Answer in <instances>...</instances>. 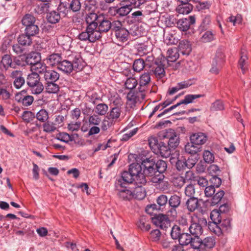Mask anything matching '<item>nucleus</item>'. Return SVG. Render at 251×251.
I'll list each match as a JSON object with an SVG mask.
<instances>
[{
  "instance_id": "obj_1",
  "label": "nucleus",
  "mask_w": 251,
  "mask_h": 251,
  "mask_svg": "<svg viewBox=\"0 0 251 251\" xmlns=\"http://www.w3.org/2000/svg\"><path fill=\"white\" fill-rule=\"evenodd\" d=\"M133 182L140 187L147 182L146 175L143 172L142 164L134 163L130 165L128 171H124L118 180L117 185L125 186Z\"/></svg>"
},
{
  "instance_id": "obj_2",
  "label": "nucleus",
  "mask_w": 251,
  "mask_h": 251,
  "mask_svg": "<svg viewBox=\"0 0 251 251\" xmlns=\"http://www.w3.org/2000/svg\"><path fill=\"white\" fill-rule=\"evenodd\" d=\"M85 65L80 54L72 52L68 55L66 59L62 60L57 69L65 75H69L73 71L79 72Z\"/></svg>"
},
{
  "instance_id": "obj_3",
  "label": "nucleus",
  "mask_w": 251,
  "mask_h": 251,
  "mask_svg": "<svg viewBox=\"0 0 251 251\" xmlns=\"http://www.w3.org/2000/svg\"><path fill=\"white\" fill-rule=\"evenodd\" d=\"M141 164L145 175L154 176V182L161 181L163 179L164 176L163 174L167 169L165 161L159 160L155 162L152 159L146 158L142 161Z\"/></svg>"
},
{
  "instance_id": "obj_4",
  "label": "nucleus",
  "mask_w": 251,
  "mask_h": 251,
  "mask_svg": "<svg viewBox=\"0 0 251 251\" xmlns=\"http://www.w3.org/2000/svg\"><path fill=\"white\" fill-rule=\"evenodd\" d=\"M142 0H124L119 4V6L109 8V12L111 15L118 17H123L127 15L133 8L138 7L142 3Z\"/></svg>"
},
{
  "instance_id": "obj_5",
  "label": "nucleus",
  "mask_w": 251,
  "mask_h": 251,
  "mask_svg": "<svg viewBox=\"0 0 251 251\" xmlns=\"http://www.w3.org/2000/svg\"><path fill=\"white\" fill-rule=\"evenodd\" d=\"M191 224L188 228H186V231H188L194 238L193 245L197 247L199 243L200 236L202 234L203 229L199 224L200 218L197 214H193L191 217Z\"/></svg>"
},
{
  "instance_id": "obj_6",
  "label": "nucleus",
  "mask_w": 251,
  "mask_h": 251,
  "mask_svg": "<svg viewBox=\"0 0 251 251\" xmlns=\"http://www.w3.org/2000/svg\"><path fill=\"white\" fill-rule=\"evenodd\" d=\"M96 25L97 27L94 29L95 33H98V39L101 38L103 34L107 33L110 29L112 31L113 22H111L104 14H99V18Z\"/></svg>"
},
{
  "instance_id": "obj_7",
  "label": "nucleus",
  "mask_w": 251,
  "mask_h": 251,
  "mask_svg": "<svg viewBox=\"0 0 251 251\" xmlns=\"http://www.w3.org/2000/svg\"><path fill=\"white\" fill-rule=\"evenodd\" d=\"M158 136L161 139H168V145L171 149H175L179 144V135L172 128L161 131Z\"/></svg>"
},
{
  "instance_id": "obj_8",
  "label": "nucleus",
  "mask_w": 251,
  "mask_h": 251,
  "mask_svg": "<svg viewBox=\"0 0 251 251\" xmlns=\"http://www.w3.org/2000/svg\"><path fill=\"white\" fill-rule=\"evenodd\" d=\"M112 31L115 34L116 40L121 43H125L129 39V31L118 20L113 21Z\"/></svg>"
},
{
  "instance_id": "obj_9",
  "label": "nucleus",
  "mask_w": 251,
  "mask_h": 251,
  "mask_svg": "<svg viewBox=\"0 0 251 251\" xmlns=\"http://www.w3.org/2000/svg\"><path fill=\"white\" fill-rule=\"evenodd\" d=\"M181 203V197L176 194L172 195L168 199V204L170 209L166 212L168 216L173 218L176 217L177 212L176 208L179 207Z\"/></svg>"
},
{
  "instance_id": "obj_10",
  "label": "nucleus",
  "mask_w": 251,
  "mask_h": 251,
  "mask_svg": "<svg viewBox=\"0 0 251 251\" xmlns=\"http://www.w3.org/2000/svg\"><path fill=\"white\" fill-rule=\"evenodd\" d=\"M209 228L212 230L218 236L221 235L225 232H228L231 229V221L229 218H226L222 220V222L220 224L217 225L216 227H214L213 229L211 228V225H209Z\"/></svg>"
},
{
  "instance_id": "obj_11",
  "label": "nucleus",
  "mask_w": 251,
  "mask_h": 251,
  "mask_svg": "<svg viewBox=\"0 0 251 251\" xmlns=\"http://www.w3.org/2000/svg\"><path fill=\"white\" fill-rule=\"evenodd\" d=\"M168 216L162 214H155L152 218V222L161 229L166 230L170 226V220Z\"/></svg>"
},
{
  "instance_id": "obj_12",
  "label": "nucleus",
  "mask_w": 251,
  "mask_h": 251,
  "mask_svg": "<svg viewBox=\"0 0 251 251\" xmlns=\"http://www.w3.org/2000/svg\"><path fill=\"white\" fill-rule=\"evenodd\" d=\"M98 33H95L93 29L86 27L85 31H82L78 35V38L82 41H89L94 43L99 40L97 38Z\"/></svg>"
},
{
  "instance_id": "obj_13",
  "label": "nucleus",
  "mask_w": 251,
  "mask_h": 251,
  "mask_svg": "<svg viewBox=\"0 0 251 251\" xmlns=\"http://www.w3.org/2000/svg\"><path fill=\"white\" fill-rule=\"evenodd\" d=\"M198 244L194 249H198L199 251H208L209 249L214 247L215 240L213 237H207L203 240L200 239Z\"/></svg>"
},
{
  "instance_id": "obj_14",
  "label": "nucleus",
  "mask_w": 251,
  "mask_h": 251,
  "mask_svg": "<svg viewBox=\"0 0 251 251\" xmlns=\"http://www.w3.org/2000/svg\"><path fill=\"white\" fill-rule=\"evenodd\" d=\"M117 196L119 198L124 201H130L134 197V192L128 189L127 186H117Z\"/></svg>"
},
{
  "instance_id": "obj_15",
  "label": "nucleus",
  "mask_w": 251,
  "mask_h": 251,
  "mask_svg": "<svg viewBox=\"0 0 251 251\" xmlns=\"http://www.w3.org/2000/svg\"><path fill=\"white\" fill-rule=\"evenodd\" d=\"M196 22L195 16H190L188 18L179 19L176 23L177 27L181 31L188 30L191 25Z\"/></svg>"
},
{
  "instance_id": "obj_16",
  "label": "nucleus",
  "mask_w": 251,
  "mask_h": 251,
  "mask_svg": "<svg viewBox=\"0 0 251 251\" xmlns=\"http://www.w3.org/2000/svg\"><path fill=\"white\" fill-rule=\"evenodd\" d=\"M15 100L19 103H22L23 106H28L32 103L34 98L31 96L26 95L25 91H22L16 95Z\"/></svg>"
},
{
  "instance_id": "obj_17",
  "label": "nucleus",
  "mask_w": 251,
  "mask_h": 251,
  "mask_svg": "<svg viewBox=\"0 0 251 251\" xmlns=\"http://www.w3.org/2000/svg\"><path fill=\"white\" fill-rule=\"evenodd\" d=\"M224 55L222 52L218 51L216 52L215 57L214 58L212 68L210 71L211 73L217 74L221 67V64L224 62Z\"/></svg>"
},
{
  "instance_id": "obj_18",
  "label": "nucleus",
  "mask_w": 251,
  "mask_h": 251,
  "mask_svg": "<svg viewBox=\"0 0 251 251\" xmlns=\"http://www.w3.org/2000/svg\"><path fill=\"white\" fill-rule=\"evenodd\" d=\"M98 18H99V14L94 12H90L87 14L85 17V21L87 25L86 27L94 30L96 29Z\"/></svg>"
},
{
  "instance_id": "obj_19",
  "label": "nucleus",
  "mask_w": 251,
  "mask_h": 251,
  "mask_svg": "<svg viewBox=\"0 0 251 251\" xmlns=\"http://www.w3.org/2000/svg\"><path fill=\"white\" fill-rule=\"evenodd\" d=\"M207 139V136L202 132L194 133L190 137V141L198 147L204 144L206 142Z\"/></svg>"
},
{
  "instance_id": "obj_20",
  "label": "nucleus",
  "mask_w": 251,
  "mask_h": 251,
  "mask_svg": "<svg viewBox=\"0 0 251 251\" xmlns=\"http://www.w3.org/2000/svg\"><path fill=\"white\" fill-rule=\"evenodd\" d=\"M194 238L188 231H182L180 237L178 239V242L181 246H186L190 244L191 247L195 249L193 245Z\"/></svg>"
},
{
  "instance_id": "obj_21",
  "label": "nucleus",
  "mask_w": 251,
  "mask_h": 251,
  "mask_svg": "<svg viewBox=\"0 0 251 251\" xmlns=\"http://www.w3.org/2000/svg\"><path fill=\"white\" fill-rule=\"evenodd\" d=\"M159 147L157 148L154 152L156 154H159L162 157L164 158L169 157L171 154V148L163 142H160Z\"/></svg>"
},
{
  "instance_id": "obj_22",
  "label": "nucleus",
  "mask_w": 251,
  "mask_h": 251,
  "mask_svg": "<svg viewBox=\"0 0 251 251\" xmlns=\"http://www.w3.org/2000/svg\"><path fill=\"white\" fill-rule=\"evenodd\" d=\"M62 60L61 54L58 53H53L48 56L47 63L52 67L58 68L59 64Z\"/></svg>"
},
{
  "instance_id": "obj_23",
  "label": "nucleus",
  "mask_w": 251,
  "mask_h": 251,
  "mask_svg": "<svg viewBox=\"0 0 251 251\" xmlns=\"http://www.w3.org/2000/svg\"><path fill=\"white\" fill-rule=\"evenodd\" d=\"M249 65L248 57L246 53L242 50L240 58L238 61V67L241 69L243 74H245L248 70Z\"/></svg>"
},
{
  "instance_id": "obj_24",
  "label": "nucleus",
  "mask_w": 251,
  "mask_h": 251,
  "mask_svg": "<svg viewBox=\"0 0 251 251\" xmlns=\"http://www.w3.org/2000/svg\"><path fill=\"white\" fill-rule=\"evenodd\" d=\"M44 77L47 82H56L59 77L60 75L53 70H47L44 74Z\"/></svg>"
},
{
  "instance_id": "obj_25",
  "label": "nucleus",
  "mask_w": 251,
  "mask_h": 251,
  "mask_svg": "<svg viewBox=\"0 0 251 251\" xmlns=\"http://www.w3.org/2000/svg\"><path fill=\"white\" fill-rule=\"evenodd\" d=\"M178 49L183 55H189L192 50L190 42L187 40L180 41L178 45Z\"/></svg>"
},
{
  "instance_id": "obj_26",
  "label": "nucleus",
  "mask_w": 251,
  "mask_h": 251,
  "mask_svg": "<svg viewBox=\"0 0 251 251\" xmlns=\"http://www.w3.org/2000/svg\"><path fill=\"white\" fill-rule=\"evenodd\" d=\"M196 178L197 177L195 176L194 173L192 171L189 170L185 173L184 178L181 177L176 179V181H178V184L176 186L181 187L184 185L185 180L195 181Z\"/></svg>"
},
{
  "instance_id": "obj_27",
  "label": "nucleus",
  "mask_w": 251,
  "mask_h": 251,
  "mask_svg": "<svg viewBox=\"0 0 251 251\" xmlns=\"http://www.w3.org/2000/svg\"><path fill=\"white\" fill-rule=\"evenodd\" d=\"M210 218L212 222L213 226L214 227L220 224L223 218H224V216L217 209L213 210L210 215Z\"/></svg>"
},
{
  "instance_id": "obj_28",
  "label": "nucleus",
  "mask_w": 251,
  "mask_h": 251,
  "mask_svg": "<svg viewBox=\"0 0 251 251\" xmlns=\"http://www.w3.org/2000/svg\"><path fill=\"white\" fill-rule=\"evenodd\" d=\"M153 73L156 77L162 78L165 75V70L164 65L160 61L159 63L155 62L154 66H153Z\"/></svg>"
},
{
  "instance_id": "obj_29",
  "label": "nucleus",
  "mask_w": 251,
  "mask_h": 251,
  "mask_svg": "<svg viewBox=\"0 0 251 251\" xmlns=\"http://www.w3.org/2000/svg\"><path fill=\"white\" fill-rule=\"evenodd\" d=\"M179 54L178 49L176 48L169 49L167 52L168 62H174L179 58Z\"/></svg>"
},
{
  "instance_id": "obj_30",
  "label": "nucleus",
  "mask_w": 251,
  "mask_h": 251,
  "mask_svg": "<svg viewBox=\"0 0 251 251\" xmlns=\"http://www.w3.org/2000/svg\"><path fill=\"white\" fill-rule=\"evenodd\" d=\"M18 43L23 46H28L31 45L32 43V38L25 32L19 36L17 39Z\"/></svg>"
},
{
  "instance_id": "obj_31",
  "label": "nucleus",
  "mask_w": 251,
  "mask_h": 251,
  "mask_svg": "<svg viewBox=\"0 0 251 251\" xmlns=\"http://www.w3.org/2000/svg\"><path fill=\"white\" fill-rule=\"evenodd\" d=\"M187 208L190 212H194L199 206L198 198L191 197L187 200L186 203Z\"/></svg>"
},
{
  "instance_id": "obj_32",
  "label": "nucleus",
  "mask_w": 251,
  "mask_h": 251,
  "mask_svg": "<svg viewBox=\"0 0 251 251\" xmlns=\"http://www.w3.org/2000/svg\"><path fill=\"white\" fill-rule=\"evenodd\" d=\"M38 54L37 52L32 51L26 54L25 57V62L26 65L32 67L39 61Z\"/></svg>"
},
{
  "instance_id": "obj_33",
  "label": "nucleus",
  "mask_w": 251,
  "mask_h": 251,
  "mask_svg": "<svg viewBox=\"0 0 251 251\" xmlns=\"http://www.w3.org/2000/svg\"><path fill=\"white\" fill-rule=\"evenodd\" d=\"M122 107L114 106L110 109L108 116L112 121L118 120L121 114Z\"/></svg>"
},
{
  "instance_id": "obj_34",
  "label": "nucleus",
  "mask_w": 251,
  "mask_h": 251,
  "mask_svg": "<svg viewBox=\"0 0 251 251\" xmlns=\"http://www.w3.org/2000/svg\"><path fill=\"white\" fill-rule=\"evenodd\" d=\"M58 12L63 17H65L70 11L69 2L66 1H60L57 7Z\"/></svg>"
},
{
  "instance_id": "obj_35",
  "label": "nucleus",
  "mask_w": 251,
  "mask_h": 251,
  "mask_svg": "<svg viewBox=\"0 0 251 251\" xmlns=\"http://www.w3.org/2000/svg\"><path fill=\"white\" fill-rule=\"evenodd\" d=\"M35 117L40 123H45L49 119V112L45 109H41L37 112Z\"/></svg>"
},
{
  "instance_id": "obj_36",
  "label": "nucleus",
  "mask_w": 251,
  "mask_h": 251,
  "mask_svg": "<svg viewBox=\"0 0 251 251\" xmlns=\"http://www.w3.org/2000/svg\"><path fill=\"white\" fill-rule=\"evenodd\" d=\"M47 67L46 64L42 63L39 60L35 63L34 65L31 67V70L34 71V73H37L38 74L45 73L47 70Z\"/></svg>"
},
{
  "instance_id": "obj_37",
  "label": "nucleus",
  "mask_w": 251,
  "mask_h": 251,
  "mask_svg": "<svg viewBox=\"0 0 251 251\" xmlns=\"http://www.w3.org/2000/svg\"><path fill=\"white\" fill-rule=\"evenodd\" d=\"M61 17V15L58 12L52 11L49 13L47 15L48 21L51 24L58 23Z\"/></svg>"
},
{
  "instance_id": "obj_38",
  "label": "nucleus",
  "mask_w": 251,
  "mask_h": 251,
  "mask_svg": "<svg viewBox=\"0 0 251 251\" xmlns=\"http://www.w3.org/2000/svg\"><path fill=\"white\" fill-rule=\"evenodd\" d=\"M193 6L190 3H181L177 8V11L179 14H188L192 10Z\"/></svg>"
},
{
  "instance_id": "obj_39",
  "label": "nucleus",
  "mask_w": 251,
  "mask_h": 251,
  "mask_svg": "<svg viewBox=\"0 0 251 251\" xmlns=\"http://www.w3.org/2000/svg\"><path fill=\"white\" fill-rule=\"evenodd\" d=\"M35 22L36 19L34 16L30 14H25L22 20V25L25 27L35 24Z\"/></svg>"
},
{
  "instance_id": "obj_40",
  "label": "nucleus",
  "mask_w": 251,
  "mask_h": 251,
  "mask_svg": "<svg viewBox=\"0 0 251 251\" xmlns=\"http://www.w3.org/2000/svg\"><path fill=\"white\" fill-rule=\"evenodd\" d=\"M40 81V77L37 73L29 74L26 78V82L29 87Z\"/></svg>"
},
{
  "instance_id": "obj_41",
  "label": "nucleus",
  "mask_w": 251,
  "mask_h": 251,
  "mask_svg": "<svg viewBox=\"0 0 251 251\" xmlns=\"http://www.w3.org/2000/svg\"><path fill=\"white\" fill-rule=\"evenodd\" d=\"M55 82H47L45 86L46 91L49 94H56L59 90L58 85Z\"/></svg>"
},
{
  "instance_id": "obj_42",
  "label": "nucleus",
  "mask_w": 251,
  "mask_h": 251,
  "mask_svg": "<svg viewBox=\"0 0 251 251\" xmlns=\"http://www.w3.org/2000/svg\"><path fill=\"white\" fill-rule=\"evenodd\" d=\"M201 147H198L195 145L191 141L190 143H188L185 146V151L186 152L191 154H195L200 151Z\"/></svg>"
},
{
  "instance_id": "obj_43",
  "label": "nucleus",
  "mask_w": 251,
  "mask_h": 251,
  "mask_svg": "<svg viewBox=\"0 0 251 251\" xmlns=\"http://www.w3.org/2000/svg\"><path fill=\"white\" fill-rule=\"evenodd\" d=\"M25 32L30 36H34L39 33V28L38 26L35 23L32 25L27 26L25 28Z\"/></svg>"
},
{
  "instance_id": "obj_44",
  "label": "nucleus",
  "mask_w": 251,
  "mask_h": 251,
  "mask_svg": "<svg viewBox=\"0 0 251 251\" xmlns=\"http://www.w3.org/2000/svg\"><path fill=\"white\" fill-rule=\"evenodd\" d=\"M132 67L134 72H141L145 68L144 60L142 58L135 60L133 62Z\"/></svg>"
},
{
  "instance_id": "obj_45",
  "label": "nucleus",
  "mask_w": 251,
  "mask_h": 251,
  "mask_svg": "<svg viewBox=\"0 0 251 251\" xmlns=\"http://www.w3.org/2000/svg\"><path fill=\"white\" fill-rule=\"evenodd\" d=\"M108 110V106L105 103H99L95 107V112L99 115H105Z\"/></svg>"
},
{
  "instance_id": "obj_46",
  "label": "nucleus",
  "mask_w": 251,
  "mask_h": 251,
  "mask_svg": "<svg viewBox=\"0 0 251 251\" xmlns=\"http://www.w3.org/2000/svg\"><path fill=\"white\" fill-rule=\"evenodd\" d=\"M100 129L103 131L107 130L113 125V121L108 116H105L100 122Z\"/></svg>"
},
{
  "instance_id": "obj_47",
  "label": "nucleus",
  "mask_w": 251,
  "mask_h": 251,
  "mask_svg": "<svg viewBox=\"0 0 251 251\" xmlns=\"http://www.w3.org/2000/svg\"><path fill=\"white\" fill-rule=\"evenodd\" d=\"M156 202L158 205L159 210L163 211L167 202H168V197L165 195H161L157 197Z\"/></svg>"
},
{
  "instance_id": "obj_48",
  "label": "nucleus",
  "mask_w": 251,
  "mask_h": 251,
  "mask_svg": "<svg viewBox=\"0 0 251 251\" xmlns=\"http://www.w3.org/2000/svg\"><path fill=\"white\" fill-rule=\"evenodd\" d=\"M182 232L181 227L177 225L173 226L171 231V236L173 239L178 240Z\"/></svg>"
},
{
  "instance_id": "obj_49",
  "label": "nucleus",
  "mask_w": 251,
  "mask_h": 251,
  "mask_svg": "<svg viewBox=\"0 0 251 251\" xmlns=\"http://www.w3.org/2000/svg\"><path fill=\"white\" fill-rule=\"evenodd\" d=\"M43 123V130L45 132L51 133L56 129L55 125L52 122L47 121Z\"/></svg>"
},
{
  "instance_id": "obj_50",
  "label": "nucleus",
  "mask_w": 251,
  "mask_h": 251,
  "mask_svg": "<svg viewBox=\"0 0 251 251\" xmlns=\"http://www.w3.org/2000/svg\"><path fill=\"white\" fill-rule=\"evenodd\" d=\"M203 95L201 94H188L185 96L184 99L182 100V102L185 104H188L193 102L194 100L203 97Z\"/></svg>"
},
{
  "instance_id": "obj_51",
  "label": "nucleus",
  "mask_w": 251,
  "mask_h": 251,
  "mask_svg": "<svg viewBox=\"0 0 251 251\" xmlns=\"http://www.w3.org/2000/svg\"><path fill=\"white\" fill-rule=\"evenodd\" d=\"M30 91L33 94L38 95L42 92L44 90V86L41 82L29 86Z\"/></svg>"
},
{
  "instance_id": "obj_52",
  "label": "nucleus",
  "mask_w": 251,
  "mask_h": 251,
  "mask_svg": "<svg viewBox=\"0 0 251 251\" xmlns=\"http://www.w3.org/2000/svg\"><path fill=\"white\" fill-rule=\"evenodd\" d=\"M56 139L66 143H68L69 141H72L74 140L71 136L65 132L59 133L56 136Z\"/></svg>"
},
{
  "instance_id": "obj_53",
  "label": "nucleus",
  "mask_w": 251,
  "mask_h": 251,
  "mask_svg": "<svg viewBox=\"0 0 251 251\" xmlns=\"http://www.w3.org/2000/svg\"><path fill=\"white\" fill-rule=\"evenodd\" d=\"M151 81V76L149 73H145L142 74L139 79L140 86H143L148 85Z\"/></svg>"
},
{
  "instance_id": "obj_54",
  "label": "nucleus",
  "mask_w": 251,
  "mask_h": 251,
  "mask_svg": "<svg viewBox=\"0 0 251 251\" xmlns=\"http://www.w3.org/2000/svg\"><path fill=\"white\" fill-rule=\"evenodd\" d=\"M137 84V80L135 78L129 77L126 81L125 85L126 88L132 90L135 88Z\"/></svg>"
},
{
  "instance_id": "obj_55",
  "label": "nucleus",
  "mask_w": 251,
  "mask_h": 251,
  "mask_svg": "<svg viewBox=\"0 0 251 251\" xmlns=\"http://www.w3.org/2000/svg\"><path fill=\"white\" fill-rule=\"evenodd\" d=\"M215 35L211 31H206L201 37L202 42L207 43L214 40Z\"/></svg>"
},
{
  "instance_id": "obj_56",
  "label": "nucleus",
  "mask_w": 251,
  "mask_h": 251,
  "mask_svg": "<svg viewBox=\"0 0 251 251\" xmlns=\"http://www.w3.org/2000/svg\"><path fill=\"white\" fill-rule=\"evenodd\" d=\"M144 15L143 14L142 12L140 10H138L133 12L131 14V18L132 21L134 22H142L144 18Z\"/></svg>"
},
{
  "instance_id": "obj_57",
  "label": "nucleus",
  "mask_w": 251,
  "mask_h": 251,
  "mask_svg": "<svg viewBox=\"0 0 251 251\" xmlns=\"http://www.w3.org/2000/svg\"><path fill=\"white\" fill-rule=\"evenodd\" d=\"M210 17L209 15H206L202 20V22L200 25L199 29L201 31L207 30L209 27V25L210 23Z\"/></svg>"
},
{
  "instance_id": "obj_58",
  "label": "nucleus",
  "mask_w": 251,
  "mask_h": 251,
  "mask_svg": "<svg viewBox=\"0 0 251 251\" xmlns=\"http://www.w3.org/2000/svg\"><path fill=\"white\" fill-rule=\"evenodd\" d=\"M225 194V192L223 190L219 191L212 197L211 199V204L216 205L218 204L222 200Z\"/></svg>"
},
{
  "instance_id": "obj_59",
  "label": "nucleus",
  "mask_w": 251,
  "mask_h": 251,
  "mask_svg": "<svg viewBox=\"0 0 251 251\" xmlns=\"http://www.w3.org/2000/svg\"><path fill=\"white\" fill-rule=\"evenodd\" d=\"M69 7L70 11L72 10L74 12L79 11L81 8V3L79 0H72L69 3Z\"/></svg>"
},
{
  "instance_id": "obj_60",
  "label": "nucleus",
  "mask_w": 251,
  "mask_h": 251,
  "mask_svg": "<svg viewBox=\"0 0 251 251\" xmlns=\"http://www.w3.org/2000/svg\"><path fill=\"white\" fill-rule=\"evenodd\" d=\"M179 224V226L181 227L182 231H186V228H188L190 225L189 224V220L186 218L185 216H182L178 220Z\"/></svg>"
},
{
  "instance_id": "obj_61",
  "label": "nucleus",
  "mask_w": 251,
  "mask_h": 251,
  "mask_svg": "<svg viewBox=\"0 0 251 251\" xmlns=\"http://www.w3.org/2000/svg\"><path fill=\"white\" fill-rule=\"evenodd\" d=\"M204 161L208 163H212L214 160V154L209 151H204L203 153Z\"/></svg>"
},
{
  "instance_id": "obj_62",
  "label": "nucleus",
  "mask_w": 251,
  "mask_h": 251,
  "mask_svg": "<svg viewBox=\"0 0 251 251\" xmlns=\"http://www.w3.org/2000/svg\"><path fill=\"white\" fill-rule=\"evenodd\" d=\"M148 141L151 149L154 150V152L156 151L157 148L159 147L158 145H159L157 138L155 137H151L149 139Z\"/></svg>"
},
{
  "instance_id": "obj_63",
  "label": "nucleus",
  "mask_w": 251,
  "mask_h": 251,
  "mask_svg": "<svg viewBox=\"0 0 251 251\" xmlns=\"http://www.w3.org/2000/svg\"><path fill=\"white\" fill-rule=\"evenodd\" d=\"M141 187L137 188L135 190L133 191L134 192V197L136 199L142 200L146 196L145 191L141 188Z\"/></svg>"
},
{
  "instance_id": "obj_64",
  "label": "nucleus",
  "mask_w": 251,
  "mask_h": 251,
  "mask_svg": "<svg viewBox=\"0 0 251 251\" xmlns=\"http://www.w3.org/2000/svg\"><path fill=\"white\" fill-rule=\"evenodd\" d=\"M177 170L179 171H183L187 168L186 159L182 157L177 160L176 164Z\"/></svg>"
}]
</instances>
